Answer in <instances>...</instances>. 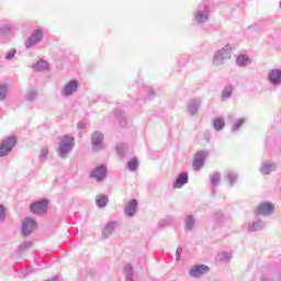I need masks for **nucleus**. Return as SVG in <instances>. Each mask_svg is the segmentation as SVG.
Masks as SVG:
<instances>
[{
  "mask_svg": "<svg viewBox=\"0 0 281 281\" xmlns=\"http://www.w3.org/2000/svg\"><path fill=\"white\" fill-rule=\"evenodd\" d=\"M268 81L272 87H280L281 86V69H272L268 74Z\"/></svg>",
  "mask_w": 281,
  "mask_h": 281,
  "instance_id": "obj_13",
  "label": "nucleus"
},
{
  "mask_svg": "<svg viewBox=\"0 0 281 281\" xmlns=\"http://www.w3.org/2000/svg\"><path fill=\"white\" fill-rule=\"evenodd\" d=\"M95 203L98 207H106V203H109V196L105 194H100L97 196Z\"/></svg>",
  "mask_w": 281,
  "mask_h": 281,
  "instance_id": "obj_26",
  "label": "nucleus"
},
{
  "mask_svg": "<svg viewBox=\"0 0 281 281\" xmlns=\"http://www.w3.org/2000/svg\"><path fill=\"white\" fill-rule=\"evenodd\" d=\"M205 157H207L206 151H198L195 154V158L193 160V169L199 170L200 168H203L205 165Z\"/></svg>",
  "mask_w": 281,
  "mask_h": 281,
  "instance_id": "obj_14",
  "label": "nucleus"
},
{
  "mask_svg": "<svg viewBox=\"0 0 281 281\" xmlns=\"http://www.w3.org/2000/svg\"><path fill=\"white\" fill-rule=\"evenodd\" d=\"M14 56H16V49H11L5 55V60H12V58H14Z\"/></svg>",
  "mask_w": 281,
  "mask_h": 281,
  "instance_id": "obj_42",
  "label": "nucleus"
},
{
  "mask_svg": "<svg viewBox=\"0 0 281 281\" xmlns=\"http://www.w3.org/2000/svg\"><path fill=\"white\" fill-rule=\"evenodd\" d=\"M49 205V200L43 199L41 201L33 202L30 205L32 214H45L47 212V206Z\"/></svg>",
  "mask_w": 281,
  "mask_h": 281,
  "instance_id": "obj_8",
  "label": "nucleus"
},
{
  "mask_svg": "<svg viewBox=\"0 0 281 281\" xmlns=\"http://www.w3.org/2000/svg\"><path fill=\"white\" fill-rule=\"evenodd\" d=\"M229 58H232V46L226 45L214 54L213 65L218 67V65H223V63L229 60Z\"/></svg>",
  "mask_w": 281,
  "mask_h": 281,
  "instance_id": "obj_3",
  "label": "nucleus"
},
{
  "mask_svg": "<svg viewBox=\"0 0 281 281\" xmlns=\"http://www.w3.org/2000/svg\"><path fill=\"white\" fill-rule=\"evenodd\" d=\"M30 273H34V267L30 266L26 271H25V276H30Z\"/></svg>",
  "mask_w": 281,
  "mask_h": 281,
  "instance_id": "obj_48",
  "label": "nucleus"
},
{
  "mask_svg": "<svg viewBox=\"0 0 281 281\" xmlns=\"http://www.w3.org/2000/svg\"><path fill=\"white\" fill-rule=\"evenodd\" d=\"M233 93H234V87L226 86L222 91V100H229V98H232Z\"/></svg>",
  "mask_w": 281,
  "mask_h": 281,
  "instance_id": "obj_28",
  "label": "nucleus"
},
{
  "mask_svg": "<svg viewBox=\"0 0 281 281\" xmlns=\"http://www.w3.org/2000/svg\"><path fill=\"white\" fill-rule=\"evenodd\" d=\"M193 19L198 25H203L210 21V7L207 4H200L193 14Z\"/></svg>",
  "mask_w": 281,
  "mask_h": 281,
  "instance_id": "obj_2",
  "label": "nucleus"
},
{
  "mask_svg": "<svg viewBox=\"0 0 281 281\" xmlns=\"http://www.w3.org/2000/svg\"><path fill=\"white\" fill-rule=\"evenodd\" d=\"M90 139L92 144V150H94V153H100V150H104V134H102V132H93Z\"/></svg>",
  "mask_w": 281,
  "mask_h": 281,
  "instance_id": "obj_4",
  "label": "nucleus"
},
{
  "mask_svg": "<svg viewBox=\"0 0 281 281\" xmlns=\"http://www.w3.org/2000/svg\"><path fill=\"white\" fill-rule=\"evenodd\" d=\"M8 97V86L5 83L0 85V100L3 101Z\"/></svg>",
  "mask_w": 281,
  "mask_h": 281,
  "instance_id": "obj_38",
  "label": "nucleus"
},
{
  "mask_svg": "<svg viewBox=\"0 0 281 281\" xmlns=\"http://www.w3.org/2000/svg\"><path fill=\"white\" fill-rule=\"evenodd\" d=\"M0 221H5V207L0 204Z\"/></svg>",
  "mask_w": 281,
  "mask_h": 281,
  "instance_id": "obj_43",
  "label": "nucleus"
},
{
  "mask_svg": "<svg viewBox=\"0 0 281 281\" xmlns=\"http://www.w3.org/2000/svg\"><path fill=\"white\" fill-rule=\"evenodd\" d=\"M210 181H211V186H213V188H216V186L221 183V173L217 171H214L213 173H211Z\"/></svg>",
  "mask_w": 281,
  "mask_h": 281,
  "instance_id": "obj_29",
  "label": "nucleus"
},
{
  "mask_svg": "<svg viewBox=\"0 0 281 281\" xmlns=\"http://www.w3.org/2000/svg\"><path fill=\"white\" fill-rule=\"evenodd\" d=\"M49 155V149H47V147H43L40 151V159L42 161H45V159H47V156Z\"/></svg>",
  "mask_w": 281,
  "mask_h": 281,
  "instance_id": "obj_39",
  "label": "nucleus"
},
{
  "mask_svg": "<svg viewBox=\"0 0 281 281\" xmlns=\"http://www.w3.org/2000/svg\"><path fill=\"white\" fill-rule=\"evenodd\" d=\"M33 69L34 71H47L49 69V64L42 59L33 66Z\"/></svg>",
  "mask_w": 281,
  "mask_h": 281,
  "instance_id": "obj_25",
  "label": "nucleus"
},
{
  "mask_svg": "<svg viewBox=\"0 0 281 281\" xmlns=\"http://www.w3.org/2000/svg\"><path fill=\"white\" fill-rule=\"evenodd\" d=\"M213 221L216 225H223L225 221V215L221 211H216L213 213Z\"/></svg>",
  "mask_w": 281,
  "mask_h": 281,
  "instance_id": "obj_27",
  "label": "nucleus"
},
{
  "mask_svg": "<svg viewBox=\"0 0 281 281\" xmlns=\"http://www.w3.org/2000/svg\"><path fill=\"white\" fill-rule=\"evenodd\" d=\"M170 223V220H162L158 223V227H166Z\"/></svg>",
  "mask_w": 281,
  "mask_h": 281,
  "instance_id": "obj_46",
  "label": "nucleus"
},
{
  "mask_svg": "<svg viewBox=\"0 0 281 281\" xmlns=\"http://www.w3.org/2000/svg\"><path fill=\"white\" fill-rule=\"evenodd\" d=\"M181 254H183V249L179 246L176 250V260L179 262L181 260Z\"/></svg>",
  "mask_w": 281,
  "mask_h": 281,
  "instance_id": "obj_44",
  "label": "nucleus"
},
{
  "mask_svg": "<svg viewBox=\"0 0 281 281\" xmlns=\"http://www.w3.org/2000/svg\"><path fill=\"white\" fill-rule=\"evenodd\" d=\"M124 276L126 281H135L133 280V266H131V263L125 265Z\"/></svg>",
  "mask_w": 281,
  "mask_h": 281,
  "instance_id": "obj_31",
  "label": "nucleus"
},
{
  "mask_svg": "<svg viewBox=\"0 0 281 281\" xmlns=\"http://www.w3.org/2000/svg\"><path fill=\"white\" fill-rule=\"evenodd\" d=\"M16 146V137L9 136L0 143V157H5L8 153H11L12 149Z\"/></svg>",
  "mask_w": 281,
  "mask_h": 281,
  "instance_id": "obj_5",
  "label": "nucleus"
},
{
  "mask_svg": "<svg viewBox=\"0 0 281 281\" xmlns=\"http://www.w3.org/2000/svg\"><path fill=\"white\" fill-rule=\"evenodd\" d=\"M186 183H188V172H181L173 182V188L181 189Z\"/></svg>",
  "mask_w": 281,
  "mask_h": 281,
  "instance_id": "obj_20",
  "label": "nucleus"
},
{
  "mask_svg": "<svg viewBox=\"0 0 281 281\" xmlns=\"http://www.w3.org/2000/svg\"><path fill=\"white\" fill-rule=\"evenodd\" d=\"M200 106H201V99H192L188 103V113L190 115H196V113H199Z\"/></svg>",
  "mask_w": 281,
  "mask_h": 281,
  "instance_id": "obj_16",
  "label": "nucleus"
},
{
  "mask_svg": "<svg viewBox=\"0 0 281 281\" xmlns=\"http://www.w3.org/2000/svg\"><path fill=\"white\" fill-rule=\"evenodd\" d=\"M151 98H155V90L154 89H149L148 94H147L148 100H151Z\"/></svg>",
  "mask_w": 281,
  "mask_h": 281,
  "instance_id": "obj_47",
  "label": "nucleus"
},
{
  "mask_svg": "<svg viewBox=\"0 0 281 281\" xmlns=\"http://www.w3.org/2000/svg\"><path fill=\"white\" fill-rule=\"evenodd\" d=\"M138 166H139V162L137 161V158H132L127 162V168H128V170H131V172H135V170H137Z\"/></svg>",
  "mask_w": 281,
  "mask_h": 281,
  "instance_id": "obj_35",
  "label": "nucleus"
},
{
  "mask_svg": "<svg viewBox=\"0 0 281 281\" xmlns=\"http://www.w3.org/2000/svg\"><path fill=\"white\" fill-rule=\"evenodd\" d=\"M228 120L232 125L233 133H236V131H240L243 124H245V119L234 120V116L228 115Z\"/></svg>",
  "mask_w": 281,
  "mask_h": 281,
  "instance_id": "obj_23",
  "label": "nucleus"
},
{
  "mask_svg": "<svg viewBox=\"0 0 281 281\" xmlns=\"http://www.w3.org/2000/svg\"><path fill=\"white\" fill-rule=\"evenodd\" d=\"M276 210V205L271 202H262L257 207L255 213L257 216H271Z\"/></svg>",
  "mask_w": 281,
  "mask_h": 281,
  "instance_id": "obj_6",
  "label": "nucleus"
},
{
  "mask_svg": "<svg viewBox=\"0 0 281 281\" xmlns=\"http://www.w3.org/2000/svg\"><path fill=\"white\" fill-rule=\"evenodd\" d=\"M237 67H249L251 65V59H249V55H238L236 58Z\"/></svg>",
  "mask_w": 281,
  "mask_h": 281,
  "instance_id": "obj_22",
  "label": "nucleus"
},
{
  "mask_svg": "<svg viewBox=\"0 0 281 281\" xmlns=\"http://www.w3.org/2000/svg\"><path fill=\"white\" fill-rule=\"evenodd\" d=\"M124 214L130 218H132V216H135V214H137V200L133 199L127 203V205L124 209Z\"/></svg>",
  "mask_w": 281,
  "mask_h": 281,
  "instance_id": "obj_15",
  "label": "nucleus"
},
{
  "mask_svg": "<svg viewBox=\"0 0 281 281\" xmlns=\"http://www.w3.org/2000/svg\"><path fill=\"white\" fill-rule=\"evenodd\" d=\"M43 41V31L41 29L34 30L31 36L27 37L25 42V47L30 49V47H34V45H38Z\"/></svg>",
  "mask_w": 281,
  "mask_h": 281,
  "instance_id": "obj_9",
  "label": "nucleus"
},
{
  "mask_svg": "<svg viewBox=\"0 0 281 281\" xmlns=\"http://www.w3.org/2000/svg\"><path fill=\"white\" fill-rule=\"evenodd\" d=\"M128 148V146L125 143H121L116 145V153L119 155V157L124 158L126 157V149Z\"/></svg>",
  "mask_w": 281,
  "mask_h": 281,
  "instance_id": "obj_33",
  "label": "nucleus"
},
{
  "mask_svg": "<svg viewBox=\"0 0 281 281\" xmlns=\"http://www.w3.org/2000/svg\"><path fill=\"white\" fill-rule=\"evenodd\" d=\"M276 168H278L276 162L265 161L261 164V167L259 170H260L261 175H271V172H273L276 170Z\"/></svg>",
  "mask_w": 281,
  "mask_h": 281,
  "instance_id": "obj_18",
  "label": "nucleus"
},
{
  "mask_svg": "<svg viewBox=\"0 0 281 281\" xmlns=\"http://www.w3.org/2000/svg\"><path fill=\"white\" fill-rule=\"evenodd\" d=\"M90 179H95L98 183L100 181H104L106 178V166L100 165L99 167H95L89 175Z\"/></svg>",
  "mask_w": 281,
  "mask_h": 281,
  "instance_id": "obj_11",
  "label": "nucleus"
},
{
  "mask_svg": "<svg viewBox=\"0 0 281 281\" xmlns=\"http://www.w3.org/2000/svg\"><path fill=\"white\" fill-rule=\"evenodd\" d=\"M37 225H36V221H34L31 217H25L22 221V227H21V234L22 236H30L32 234V232H34V229H36Z\"/></svg>",
  "mask_w": 281,
  "mask_h": 281,
  "instance_id": "obj_7",
  "label": "nucleus"
},
{
  "mask_svg": "<svg viewBox=\"0 0 281 281\" xmlns=\"http://www.w3.org/2000/svg\"><path fill=\"white\" fill-rule=\"evenodd\" d=\"M224 179L226 183H228L229 188H234V186L236 184V181H238V173H236L233 170H228L226 171Z\"/></svg>",
  "mask_w": 281,
  "mask_h": 281,
  "instance_id": "obj_19",
  "label": "nucleus"
},
{
  "mask_svg": "<svg viewBox=\"0 0 281 281\" xmlns=\"http://www.w3.org/2000/svg\"><path fill=\"white\" fill-rule=\"evenodd\" d=\"M25 100H27V102H32L33 100H36V90L29 91L25 95Z\"/></svg>",
  "mask_w": 281,
  "mask_h": 281,
  "instance_id": "obj_40",
  "label": "nucleus"
},
{
  "mask_svg": "<svg viewBox=\"0 0 281 281\" xmlns=\"http://www.w3.org/2000/svg\"><path fill=\"white\" fill-rule=\"evenodd\" d=\"M213 126H214L215 131H223V128H225V120H223V117L214 119Z\"/></svg>",
  "mask_w": 281,
  "mask_h": 281,
  "instance_id": "obj_32",
  "label": "nucleus"
},
{
  "mask_svg": "<svg viewBox=\"0 0 281 281\" xmlns=\"http://www.w3.org/2000/svg\"><path fill=\"white\" fill-rule=\"evenodd\" d=\"M114 115L115 117H117L121 126H126V115L124 114V112H122V110H115Z\"/></svg>",
  "mask_w": 281,
  "mask_h": 281,
  "instance_id": "obj_30",
  "label": "nucleus"
},
{
  "mask_svg": "<svg viewBox=\"0 0 281 281\" xmlns=\"http://www.w3.org/2000/svg\"><path fill=\"white\" fill-rule=\"evenodd\" d=\"M261 229H265V223L262 221H255L248 225V232L250 234L254 232H260Z\"/></svg>",
  "mask_w": 281,
  "mask_h": 281,
  "instance_id": "obj_24",
  "label": "nucleus"
},
{
  "mask_svg": "<svg viewBox=\"0 0 281 281\" xmlns=\"http://www.w3.org/2000/svg\"><path fill=\"white\" fill-rule=\"evenodd\" d=\"M207 273H210V267L205 265H195L191 267L189 271L191 278H203V276H207Z\"/></svg>",
  "mask_w": 281,
  "mask_h": 281,
  "instance_id": "obj_10",
  "label": "nucleus"
},
{
  "mask_svg": "<svg viewBox=\"0 0 281 281\" xmlns=\"http://www.w3.org/2000/svg\"><path fill=\"white\" fill-rule=\"evenodd\" d=\"M77 128H79L80 131L87 128V123L81 122V121L78 122V123H77Z\"/></svg>",
  "mask_w": 281,
  "mask_h": 281,
  "instance_id": "obj_45",
  "label": "nucleus"
},
{
  "mask_svg": "<svg viewBox=\"0 0 281 281\" xmlns=\"http://www.w3.org/2000/svg\"><path fill=\"white\" fill-rule=\"evenodd\" d=\"M32 245H33L32 241L22 243L18 248V254H24V251H27V249H30V247H32Z\"/></svg>",
  "mask_w": 281,
  "mask_h": 281,
  "instance_id": "obj_36",
  "label": "nucleus"
},
{
  "mask_svg": "<svg viewBox=\"0 0 281 281\" xmlns=\"http://www.w3.org/2000/svg\"><path fill=\"white\" fill-rule=\"evenodd\" d=\"M229 258H232L231 252H222L220 260H221V262H227V260H229Z\"/></svg>",
  "mask_w": 281,
  "mask_h": 281,
  "instance_id": "obj_41",
  "label": "nucleus"
},
{
  "mask_svg": "<svg viewBox=\"0 0 281 281\" xmlns=\"http://www.w3.org/2000/svg\"><path fill=\"white\" fill-rule=\"evenodd\" d=\"M116 226H117V222H115V221H112V222H109L108 224H105V226L101 233L102 238H109V236H112L113 232H115Z\"/></svg>",
  "mask_w": 281,
  "mask_h": 281,
  "instance_id": "obj_17",
  "label": "nucleus"
},
{
  "mask_svg": "<svg viewBox=\"0 0 281 281\" xmlns=\"http://www.w3.org/2000/svg\"><path fill=\"white\" fill-rule=\"evenodd\" d=\"M196 225V218L193 215H187L184 217V232H192Z\"/></svg>",
  "mask_w": 281,
  "mask_h": 281,
  "instance_id": "obj_21",
  "label": "nucleus"
},
{
  "mask_svg": "<svg viewBox=\"0 0 281 281\" xmlns=\"http://www.w3.org/2000/svg\"><path fill=\"white\" fill-rule=\"evenodd\" d=\"M12 30H13L12 25H10V24H4V25H2V26L0 27V34H1L2 36L5 35V34H12Z\"/></svg>",
  "mask_w": 281,
  "mask_h": 281,
  "instance_id": "obj_37",
  "label": "nucleus"
},
{
  "mask_svg": "<svg viewBox=\"0 0 281 281\" xmlns=\"http://www.w3.org/2000/svg\"><path fill=\"white\" fill-rule=\"evenodd\" d=\"M74 146H76V139H74L72 136L64 135L58 147V155L60 159H67V155L74 150Z\"/></svg>",
  "mask_w": 281,
  "mask_h": 281,
  "instance_id": "obj_1",
  "label": "nucleus"
},
{
  "mask_svg": "<svg viewBox=\"0 0 281 281\" xmlns=\"http://www.w3.org/2000/svg\"><path fill=\"white\" fill-rule=\"evenodd\" d=\"M269 279L271 281H281V270L280 268H276L270 272Z\"/></svg>",
  "mask_w": 281,
  "mask_h": 281,
  "instance_id": "obj_34",
  "label": "nucleus"
},
{
  "mask_svg": "<svg viewBox=\"0 0 281 281\" xmlns=\"http://www.w3.org/2000/svg\"><path fill=\"white\" fill-rule=\"evenodd\" d=\"M76 91H78V80H70L61 89V95H64V98H69V95H74Z\"/></svg>",
  "mask_w": 281,
  "mask_h": 281,
  "instance_id": "obj_12",
  "label": "nucleus"
}]
</instances>
